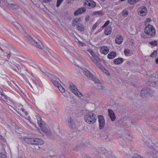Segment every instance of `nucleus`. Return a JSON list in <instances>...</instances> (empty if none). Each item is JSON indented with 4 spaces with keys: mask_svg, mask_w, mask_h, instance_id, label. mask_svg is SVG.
<instances>
[{
    "mask_svg": "<svg viewBox=\"0 0 158 158\" xmlns=\"http://www.w3.org/2000/svg\"><path fill=\"white\" fill-rule=\"evenodd\" d=\"M97 152H98L99 153H102L104 154L105 155L107 153V151L104 148H99L98 149Z\"/></svg>",
    "mask_w": 158,
    "mask_h": 158,
    "instance_id": "nucleus-25",
    "label": "nucleus"
},
{
    "mask_svg": "<svg viewBox=\"0 0 158 158\" xmlns=\"http://www.w3.org/2000/svg\"><path fill=\"white\" fill-rule=\"evenodd\" d=\"M123 59L122 58H118L115 59L113 61V63L116 64H121L123 61Z\"/></svg>",
    "mask_w": 158,
    "mask_h": 158,
    "instance_id": "nucleus-23",
    "label": "nucleus"
},
{
    "mask_svg": "<svg viewBox=\"0 0 158 158\" xmlns=\"http://www.w3.org/2000/svg\"><path fill=\"white\" fill-rule=\"evenodd\" d=\"M83 72V73L87 77L91 78L93 80L94 78H95V77L93 75L91 72L87 69H82Z\"/></svg>",
    "mask_w": 158,
    "mask_h": 158,
    "instance_id": "nucleus-13",
    "label": "nucleus"
},
{
    "mask_svg": "<svg viewBox=\"0 0 158 158\" xmlns=\"http://www.w3.org/2000/svg\"><path fill=\"white\" fill-rule=\"evenodd\" d=\"M70 89L72 92L76 96L80 97L83 96V95L78 90L76 86L72 82L70 83Z\"/></svg>",
    "mask_w": 158,
    "mask_h": 158,
    "instance_id": "nucleus-5",
    "label": "nucleus"
},
{
    "mask_svg": "<svg viewBox=\"0 0 158 158\" xmlns=\"http://www.w3.org/2000/svg\"><path fill=\"white\" fill-rule=\"evenodd\" d=\"M42 71L44 74L47 75L48 77H49V76L50 75V74L44 69H43Z\"/></svg>",
    "mask_w": 158,
    "mask_h": 158,
    "instance_id": "nucleus-49",
    "label": "nucleus"
},
{
    "mask_svg": "<svg viewBox=\"0 0 158 158\" xmlns=\"http://www.w3.org/2000/svg\"><path fill=\"white\" fill-rule=\"evenodd\" d=\"M148 125L151 127L153 129L154 131L156 130V129H157V127H156L154 126H153L151 123L149 124Z\"/></svg>",
    "mask_w": 158,
    "mask_h": 158,
    "instance_id": "nucleus-54",
    "label": "nucleus"
},
{
    "mask_svg": "<svg viewBox=\"0 0 158 158\" xmlns=\"http://www.w3.org/2000/svg\"><path fill=\"white\" fill-rule=\"evenodd\" d=\"M105 156L106 158H112L113 157V156L111 153H109L107 152V153L106 154Z\"/></svg>",
    "mask_w": 158,
    "mask_h": 158,
    "instance_id": "nucleus-45",
    "label": "nucleus"
},
{
    "mask_svg": "<svg viewBox=\"0 0 158 158\" xmlns=\"http://www.w3.org/2000/svg\"><path fill=\"white\" fill-rule=\"evenodd\" d=\"M89 16H86L85 17V20L86 22H87L89 21Z\"/></svg>",
    "mask_w": 158,
    "mask_h": 158,
    "instance_id": "nucleus-58",
    "label": "nucleus"
},
{
    "mask_svg": "<svg viewBox=\"0 0 158 158\" xmlns=\"http://www.w3.org/2000/svg\"><path fill=\"white\" fill-rule=\"evenodd\" d=\"M69 45L67 44L64 43L62 45L61 48L62 51L63 53L65 55V56H67L69 53Z\"/></svg>",
    "mask_w": 158,
    "mask_h": 158,
    "instance_id": "nucleus-12",
    "label": "nucleus"
},
{
    "mask_svg": "<svg viewBox=\"0 0 158 158\" xmlns=\"http://www.w3.org/2000/svg\"><path fill=\"white\" fill-rule=\"evenodd\" d=\"M85 120L87 123L93 124L94 123L97 119L96 115L93 113H88L85 115Z\"/></svg>",
    "mask_w": 158,
    "mask_h": 158,
    "instance_id": "nucleus-1",
    "label": "nucleus"
},
{
    "mask_svg": "<svg viewBox=\"0 0 158 158\" xmlns=\"http://www.w3.org/2000/svg\"><path fill=\"white\" fill-rule=\"evenodd\" d=\"M156 63L158 64V57L156 60Z\"/></svg>",
    "mask_w": 158,
    "mask_h": 158,
    "instance_id": "nucleus-62",
    "label": "nucleus"
},
{
    "mask_svg": "<svg viewBox=\"0 0 158 158\" xmlns=\"http://www.w3.org/2000/svg\"><path fill=\"white\" fill-rule=\"evenodd\" d=\"M13 24L19 30H20L22 27L17 22H12Z\"/></svg>",
    "mask_w": 158,
    "mask_h": 158,
    "instance_id": "nucleus-31",
    "label": "nucleus"
},
{
    "mask_svg": "<svg viewBox=\"0 0 158 158\" xmlns=\"http://www.w3.org/2000/svg\"><path fill=\"white\" fill-rule=\"evenodd\" d=\"M34 44L36 47L41 49H43L44 48L43 43L37 39L34 40Z\"/></svg>",
    "mask_w": 158,
    "mask_h": 158,
    "instance_id": "nucleus-11",
    "label": "nucleus"
},
{
    "mask_svg": "<svg viewBox=\"0 0 158 158\" xmlns=\"http://www.w3.org/2000/svg\"><path fill=\"white\" fill-rule=\"evenodd\" d=\"M0 97L5 102H6L7 101V99L6 96H5V95L3 94L1 96H0Z\"/></svg>",
    "mask_w": 158,
    "mask_h": 158,
    "instance_id": "nucleus-37",
    "label": "nucleus"
},
{
    "mask_svg": "<svg viewBox=\"0 0 158 158\" xmlns=\"http://www.w3.org/2000/svg\"><path fill=\"white\" fill-rule=\"evenodd\" d=\"M8 108H9V109H10V110L12 111H13V110L14 109V108L12 106H11L10 105H8Z\"/></svg>",
    "mask_w": 158,
    "mask_h": 158,
    "instance_id": "nucleus-57",
    "label": "nucleus"
},
{
    "mask_svg": "<svg viewBox=\"0 0 158 158\" xmlns=\"http://www.w3.org/2000/svg\"><path fill=\"white\" fill-rule=\"evenodd\" d=\"M157 54V52L156 51H154L151 54L150 56L152 57H156Z\"/></svg>",
    "mask_w": 158,
    "mask_h": 158,
    "instance_id": "nucleus-41",
    "label": "nucleus"
},
{
    "mask_svg": "<svg viewBox=\"0 0 158 158\" xmlns=\"http://www.w3.org/2000/svg\"><path fill=\"white\" fill-rule=\"evenodd\" d=\"M20 110H22L23 114H25L26 116L28 115V113L27 112L25 111V110H24V109H22V108H21V109H20Z\"/></svg>",
    "mask_w": 158,
    "mask_h": 158,
    "instance_id": "nucleus-48",
    "label": "nucleus"
},
{
    "mask_svg": "<svg viewBox=\"0 0 158 158\" xmlns=\"http://www.w3.org/2000/svg\"><path fill=\"white\" fill-rule=\"evenodd\" d=\"M76 127L75 125L74 124L73 122H71L70 119V128L72 129H74Z\"/></svg>",
    "mask_w": 158,
    "mask_h": 158,
    "instance_id": "nucleus-36",
    "label": "nucleus"
},
{
    "mask_svg": "<svg viewBox=\"0 0 158 158\" xmlns=\"http://www.w3.org/2000/svg\"><path fill=\"white\" fill-rule=\"evenodd\" d=\"M154 146L155 147H158V143H155L154 144Z\"/></svg>",
    "mask_w": 158,
    "mask_h": 158,
    "instance_id": "nucleus-61",
    "label": "nucleus"
},
{
    "mask_svg": "<svg viewBox=\"0 0 158 158\" xmlns=\"http://www.w3.org/2000/svg\"><path fill=\"white\" fill-rule=\"evenodd\" d=\"M81 20L80 18H77L75 19L73 21L72 24L73 26H77L78 24H80L79 23L81 22Z\"/></svg>",
    "mask_w": 158,
    "mask_h": 158,
    "instance_id": "nucleus-24",
    "label": "nucleus"
},
{
    "mask_svg": "<svg viewBox=\"0 0 158 158\" xmlns=\"http://www.w3.org/2000/svg\"><path fill=\"white\" fill-rule=\"evenodd\" d=\"M58 158H64V157L63 156H60Z\"/></svg>",
    "mask_w": 158,
    "mask_h": 158,
    "instance_id": "nucleus-60",
    "label": "nucleus"
},
{
    "mask_svg": "<svg viewBox=\"0 0 158 158\" xmlns=\"http://www.w3.org/2000/svg\"><path fill=\"white\" fill-rule=\"evenodd\" d=\"M141 37L143 38H147V36H146V33H143L141 34Z\"/></svg>",
    "mask_w": 158,
    "mask_h": 158,
    "instance_id": "nucleus-56",
    "label": "nucleus"
},
{
    "mask_svg": "<svg viewBox=\"0 0 158 158\" xmlns=\"http://www.w3.org/2000/svg\"><path fill=\"white\" fill-rule=\"evenodd\" d=\"M37 119L39 125L41 128L42 131L48 135H50L51 132L50 129L45 127L44 125V123L42 122L41 118L39 116H37Z\"/></svg>",
    "mask_w": 158,
    "mask_h": 158,
    "instance_id": "nucleus-2",
    "label": "nucleus"
},
{
    "mask_svg": "<svg viewBox=\"0 0 158 158\" xmlns=\"http://www.w3.org/2000/svg\"><path fill=\"white\" fill-rule=\"evenodd\" d=\"M39 143H35L34 145H33L32 148L33 149H39L40 148L39 145H42Z\"/></svg>",
    "mask_w": 158,
    "mask_h": 158,
    "instance_id": "nucleus-33",
    "label": "nucleus"
},
{
    "mask_svg": "<svg viewBox=\"0 0 158 158\" xmlns=\"http://www.w3.org/2000/svg\"><path fill=\"white\" fill-rule=\"evenodd\" d=\"M145 32L146 34L149 35L153 36L155 34L156 31L152 26L149 25L145 27Z\"/></svg>",
    "mask_w": 158,
    "mask_h": 158,
    "instance_id": "nucleus-3",
    "label": "nucleus"
},
{
    "mask_svg": "<svg viewBox=\"0 0 158 158\" xmlns=\"http://www.w3.org/2000/svg\"><path fill=\"white\" fill-rule=\"evenodd\" d=\"M24 141L27 143L31 144V138H24Z\"/></svg>",
    "mask_w": 158,
    "mask_h": 158,
    "instance_id": "nucleus-42",
    "label": "nucleus"
},
{
    "mask_svg": "<svg viewBox=\"0 0 158 158\" xmlns=\"http://www.w3.org/2000/svg\"><path fill=\"white\" fill-rule=\"evenodd\" d=\"M86 158H91L89 156H87L86 157Z\"/></svg>",
    "mask_w": 158,
    "mask_h": 158,
    "instance_id": "nucleus-64",
    "label": "nucleus"
},
{
    "mask_svg": "<svg viewBox=\"0 0 158 158\" xmlns=\"http://www.w3.org/2000/svg\"><path fill=\"white\" fill-rule=\"evenodd\" d=\"M151 83L152 84L153 86H158V81H152Z\"/></svg>",
    "mask_w": 158,
    "mask_h": 158,
    "instance_id": "nucleus-40",
    "label": "nucleus"
},
{
    "mask_svg": "<svg viewBox=\"0 0 158 158\" xmlns=\"http://www.w3.org/2000/svg\"><path fill=\"white\" fill-rule=\"evenodd\" d=\"M16 57H15V59H13L12 60V62L14 64L18 69V70L20 71V70L21 69H23L24 66L19 62L16 59Z\"/></svg>",
    "mask_w": 158,
    "mask_h": 158,
    "instance_id": "nucleus-9",
    "label": "nucleus"
},
{
    "mask_svg": "<svg viewBox=\"0 0 158 158\" xmlns=\"http://www.w3.org/2000/svg\"><path fill=\"white\" fill-rule=\"evenodd\" d=\"M78 43L80 45L82 46H83L85 45V44L84 43L81 42L80 41H78Z\"/></svg>",
    "mask_w": 158,
    "mask_h": 158,
    "instance_id": "nucleus-55",
    "label": "nucleus"
},
{
    "mask_svg": "<svg viewBox=\"0 0 158 158\" xmlns=\"http://www.w3.org/2000/svg\"><path fill=\"white\" fill-rule=\"evenodd\" d=\"M99 62L100 61H97L96 62V63H94L101 69L102 70V69H103L104 67Z\"/></svg>",
    "mask_w": 158,
    "mask_h": 158,
    "instance_id": "nucleus-34",
    "label": "nucleus"
},
{
    "mask_svg": "<svg viewBox=\"0 0 158 158\" xmlns=\"http://www.w3.org/2000/svg\"><path fill=\"white\" fill-rule=\"evenodd\" d=\"M150 91H151V90L149 89H148L147 88L143 89L140 91V96L142 97L143 98L145 96V95L147 94L150 95Z\"/></svg>",
    "mask_w": 158,
    "mask_h": 158,
    "instance_id": "nucleus-14",
    "label": "nucleus"
},
{
    "mask_svg": "<svg viewBox=\"0 0 158 158\" xmlns=\"http://www.w3.org/2000/svg\"><path fill=\"white\" fill-rule=\"evenodd\" d=\"M116 37L115 40V43L118 44H121L123 41L122 36L120 35H118L116 36Z\"/></svg>",
    "mask_w": 158,
    "mask_h": 158,
    "instance_id": "nucleus-21",
    "label": "nucleus"
},
{
    "mask_svg": "<svg viewBox=\"0 0 158 158\" xmlns=\"http://www.w3.org/2000/svg\"><path fill=\"white\" fill-rule=\"evenodd\" d=\"M8 4L9 6L11 7L13 10L17 9L19 8V6L15 4L8 3Z\"/></svg>",
    "mask_w": 158,
    "mask_h": 158,
    "instance_id": "nucleus-30",
    "label": "nucleus"
},
{
    "mask_svg": "<svg viewBox=\"0 0 158 158\" xmlns=\"http://www.w3.org/2000/svg\"><path fill=\"white\" fill-rule=\"evenodd\" d=\"M99 123V128L102 129L105 126V120L104 117L102 115H99L98 116Z\"/></svg>",
    "mask_w": 158,
    "mask_h": 158,
    "instance_id": "nucleus-8",
    "label": "nucleus"
},
{
    "mask_svg": "<svg viewBox=\"0 0 158 158\" xmlns=\"http://www.w3.org/2000/svg\"><path fill=\"white\" fill-rule=\"evenodd\" d=\"M87 51L90 53L92 56V57L90 56H89V57L94 63H96L97 61H100L101 60L95 54L92 50L89 49Z\"/></svg>",
    "mask_w": 158,
    "mask_h": 158,
    "instance_id": "nucleus-7",
    "label": "nucleus"
},
{
    "mask_svg": "<svg viewBox=\"0 0 158 158\" xmlns=\"http://www.w3.org/2000/svg\"><path fill=\"white\" fill-rule=\"evenodd\" d=\"M63 1V0H57L56 6L57 7H58Z\"/></svg>",
    "mask_w": 158,
    "mask_h": 158,
    "instance_id": "nucleus-44",
    "label": "nucleus"
},
{
    "mask_svg": "<svg viewBox=\"0 0 158 158\" xmlns=\"http://www.w3.org/2000/svg\"><path fill=\"white\" fill-rule=\"evenodd\" d=\"M24 141L27 143L31 144V138H24Z\"/></svg>",
    "mask_w": 158,
    "mask_h": 158,
    "instance_id": "nucleus-43",
    "label": "nucleus"
},
{
    "mask_svg": "<svg viewBox=\"0 0 158 158\" xmlns=\"http://www.w3.org/2000/svg\"><path fill=\"white\" fill-rule=\"evenodd\" d=\"M31 144L33 145L37 142L41 144H43L44 143V141L43 140L38 138H31Z\"/></svg>",
    "mask_w": 158,
    "mask_h": 158,
    "instance_id": "nucleus-15",
    "label": "nucleus"
},
{
    "mask_svg": "<svg viewBox=\"0 0 158 158\" xmlns=\"http://www.w3.org/2000/svg\"><path fill=\"white\" fill-rule=\"evenodd\" d=\"M122 12L124 16H126L128 14V11L127 10H123Z\"/></svg>",
    "mask_w": 158,
    "mask_h": 158,
    "instance_id": "nucleus-50",
    "label": "nucleus"
},
{
    "mask_svg": "<svg viewBox=\"0 0 158 158\" xmlns=\"http://www.w3.org/2000/svg\"><path fill=\"white\" fill-rule=\"evenodd\" d=\"M132 158H143L141 157L140 155L137 154H134Z\"/></svg>",
    "mask_w": 158,
    "mask_h": 158,
    "instance_id": "nucleus-46",
    "label": "nucleus"
},
{
    "mask_svg": "<svg viewBox=\"0 0 158 158\" xmlns=\"http://www.w3.org/2000/svg\"><path fill=\"white\" fill-rule=\"evenodd\" d=\"M116 53L114 51L110 52L107 55V58L109 59H112L116 56Z\"/></svg>",
    "mask_w": 158,
    "mask_h": 158,
    "instance_id": "nucleus-26",
    "label": "nucleus"
},
{
    "mask_svg": "<svg viewBox=\"0 0 158 158\" xmlns=\"http://www.w3.org/2000/svg\"><path fill=\"white\" fill-rule=\"evenodd\" d=\"M103 72L104 73L106 74L107 75H110L108 71L104 67H103V69H102Z\"/></svg>",
    "mask_w": 158,
    "mask_h": 158,
    "instance_id": "nucleus-47",
    "label": "nucleus"
},
{
    "mask_svg": "<svg viewBox=\"0 0 158 158\" xmlns=\"http://www.w3.org/2000/svg\"><path fill=\"white\" fill-rule=\"evenodd\" d=\"M77 29L80 31H83L85 29L84 25L81 24H78L77 26Z\"/></svg>",
    "mask_w": 158,
    "mask_h": 158,
    "instance_id": "nucleus-28",
    "label": "nucleus"
},
{
    "mask_svg": "<svg viewBox=\"0 0 158 158\" xmlns=\"http://www.w3.org/2000/svg\"><path fill=\"white\" fill-rule=\"evenodd\" d=\"M4 58L7 60L9 59L10 57V52L9 49H6L5 50V52L4 53Z\"/></svg>",
    "mask_w": 158,
    "mask_h": 158,
    "instance_id": "nucleus-17",
    "label": "nucleus"
},
{
    "mask_svg": "<svg viewBox=\"0 0 158 158\" xmlns=\"http://www.w3.org/2000/svg\"><path fill=\"white\" fill-rule=\"evenodd\" d=\"M51 80L54 85L57 87L59 90L62 93H64L65 92V89L57 81V80H59L58 78H51Z\"/></svg>",
    "mask_w": 158,
    "mask_h": 158,
    "instance_id": "nucleus-4",
    "label": "nucleus"
},
{
    "mask_svg": "<svg viewBox=\"0 0 158 158\" xmlns=\"http://www.w3.org/2000/svg\"><path fill=\"white\" fill-rule=\"evenodd\" d=\"M31 87L32 88L33 86H34V85L35 83H36L37 81L36 79L34 77H29L27 80Z\"/></svg>",
    "mask_w": 158,
    "mask_h": 158,
    "instance_id": "nucleus-16",
    "label": "nucleus"
},
{
    "mask_svg": "<svg viewBox=\"0 0 158 158\" xmlns=\"http://www.w3.org/2000/svg\"><path fill=\"white\" fill-rule=\"evenodd\" d=\"M148 154L151 155L154 158H158V152L152 148L148 149Z\"/></svg>",
    "mask_w": 158,
    "mask_h": 158,
    "instance_id": "nucleus-10",
    "label": "nucleus"
},
{
    "mask_svg": "<svg viewBox=\"0 0 158 158\" xmlns=\"http://www.w3.org/2000/svg\"><path fill=\"white\" fill-rule=\"evenodd\" d=\"M149 44L151 45L156 46L158 42L156 41L155 40L154 41L150 42Z\"/></svg>",
    "mask_w": 158,
    "mask_h": 158,
    "instance_id": "nucleus-39",
    "label": "nucleus"
},
{
    "mask_svg": "<svg viewBox=\"0 0 158 158\" xmlns=\"http://www.w3.org/2000/svg\"><path fill=\"white\" fill-rule=\"evenodd\" d=\"M0 158H6V156L2 153H0Z\"/></svg>",
    "mask_w": 158,
    "mask_h": 158,
    "instance_id": "nucleus-52",
    "label": "nucleus"
},
{
    "mask_svg": "<svg viewBox=\"0 0 158 158\" xmlns=\"http://www.w3.org/2000/svg\"><path fill=\"white\" fill-rule=\"evenodd\" d=\"M101 51L103 54L105 55L108 52L109 49L107 47L103 46L101 47Z\"/></svg>",
    "mask_w": 158,
    "mask_h": 158,
    "instance_id": "nucleus-27",
    "label": "nucleus"
},
{
    "mask_svg": "<svg viewBox=\"0 0 158 158\" xmlns=\"http://www.w3.org/2000/svg\"><path fill=\"white\" fill-rule=\"evenodd\" d=\"M93 81L95 82V84L94 85L95 89L98 90H104L105 89V87L102 82L96 78L94 79Z\"/></svg>",
    "mask_w": 158,
    "mask_h": 158,
    "instance_id": "nucleus-6",
    "label": "nucleus"
},
{
    "mask_svg": "<svg viewBox=\"0 0 158 158\" xmlns=\"http://www.w3.org/2000/svg\"><path fill=\"white\" fill-rule=\"evenodd\" d=\"M139 0H128V2L130 5H133L137 2Z\"/></svg>",
    "mask_w": 158,
    "mask_h": 158,
    "instance_id": "nucleus-32",
    "label": "nucleus"
},
{
    "mask_svg": "<svg viewBox=\"0 0 158 158\" xmlns=\"http://www.w3.org/2000/svg\"><path fill=\"white\" fill-rule=\"evenodd\" d=\"M98 24L97 23H95L94 24L93 26V27H92V29L94 30L96 28V27L98 26Z\"/></svg>",
    "mask_w": 158,
    "mask_h": 158,
    "instance_id": "nucleus-53",
    "label": "nucleus"
},
{
    "mask_svg": "<svg viewBox=\"0 0 158 158\" xmlns=\"http://www.w3.org/2000/svg\"><path fill=\"white\" fill-rule=\"evenodd\" d=\"M94 14L95 15H102L104 14L102 10L95 11L93 12Z\"/></svg>",
    "mask_w": 158,
    "mask_h": 158,
    "instance_id": "nucleus-35",
    "label": "nucleus"
},
{
    "mask_svg": "<svg viewBox=\"0 0 158 158\" xmlns=\"http://www.w3.org/2000/svg\"><path fill=\"white\" fill-rule=\"evenodd\" d=\"M86 11V9L85 7L79 8L76 10L74 13L75 16L79 15V14L84 13Z\"/></svg>",
    "mask_w": 158,
    "mask_h": 158,
    "instance_id": "nucleus-18",
    "label": "nucleus"
},
{
    "mask_svg": "<svg viewBox=\"0 0 158 158\" xmlns=\"http://www.w3.org/2000/svg\"><path fill=\"white\" fill-rule=\"evenodd\" d=\"M111 32V27H108L105 29L104 31V33L106 35H108L110 34Z\"/></svg>",
    "mask_w": 158,
    "mask_h": 158,
    "instance_id": "nucleus-29",
    "label": "nucleus"
},
{
    "mask_svg": "<svg viewBox=\"0 0 158 158\" xmlns=\"http://www.w3.org/2000/svg\"><path fill=\"white\" fill-rule=\"evenodd\" d=\"M110 23V21L109 20H107V21H106L105 23H104V25L102 26V27L103 28H104L106 26H107L109 24V23Z\"/></svg>",
    "mask_w": 158,
    "mask_h": 158,
    "instance_id": "nucleus-51",
    "label": "nucleus"
},
{
    "mask_svg": "<svg viewBox=\"0 0 158 158\" xmlns=\"http://www.w3.org/2000/svg\"><path fill=\"white\" fill-rule=\"evenodd\" d=\"M84 5L86 6V5H88V3L87 2L86 0L85 1V2H84Z\"/></svg>",
    "mask_w": 158,
    "mask_h": 158,
    "instance_id": "nucleus-59",
    "label": "nucleus"
},
{
    "mask_svg": "<svg viewBox=\"0 0 158 158\" xmlns=\"http://www.w3.org/2000/svg\"><path fill=\"white\" fill-rule=\"evenodd\" d=\"M86 1L88 3V6L89 7V9L93 8L96 6V3L94 1L92 0H86Z\"/></svg>",
    "mask_w": 158,
    "mask_h": 158,
    "instance_id": "nucleus-19",
    "label": "nucleus"
},
{
    "mask_svg": "<svg viewBox=\"0 0 158 158\" xmlns=\"http://www.w3.org/2000/svg\"><path fill=\"white\" fill-rule=\"evenodd\" d=\"M124 54L126 56H128L130 53V50L127 49H125L124 51Z\"/></svg>",
    "mask_w": 158,
    "mask_h": 158,
    "instance_id": "nucleus-38",
    "label": "nucleus"
},
{
    "mask_svg": "<svg viewBox=\"0 0 158 158\" xmlns=\"http://www.w3.org/2000/svg\"><path fill=\"white\" fill-rule=\"evenodd\" d=\"M139 9H141V11L140 12L139 15L143 16L145 15L146 14V7L144 6H143L142 7H140V8Z\"/></svg>",
    "mask_w": 158,
    "mask_h": 158,
    "instance_id": "nucleus-22",
    "label": "nucleus"
},
{
    "mask_svg": "<svg viewBox=\"0 0 158 158\" xmlns=\"http://www.w3.org/2000/svg\"><path fill=\"white\" fill-rule=\"evenodd\" d=\"M108 112L109 115L112 121H113L115 120L116 117L114 111L109 109H108Z\"/></svg>",
    "mask_w": 158,
    "mask_h": 158,
    "instance_id": "nucleus-20",
    "label": "nucleus"
},
{
    "mask_svg": "<svg viewBox=\"0 0 158 158\" xmlns=\"http://www.w3.org/2000/svg\"><path fill=\"white\" fill-rule=\"evenodd\" d=\"M147 20H148V21H149V22H150L151 21V19H150L149 18H148L147 19Z\"/></svg>",
    "mask_w": 158,
    "mask_h": 158,
    "instance_id": "nucleus-63",
    "label": "nucleus"
}]
</instances>
